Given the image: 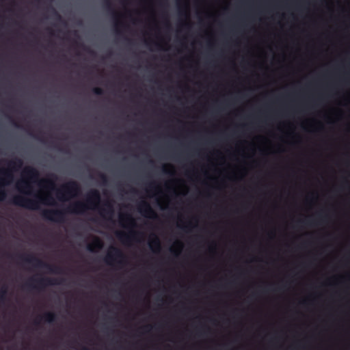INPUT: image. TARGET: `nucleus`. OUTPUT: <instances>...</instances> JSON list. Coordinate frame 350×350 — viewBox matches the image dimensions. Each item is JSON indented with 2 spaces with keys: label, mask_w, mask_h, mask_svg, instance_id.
I'll return each instance as SVG.
<instances>
[{
  "label": "nucleus",
  "mask_w": 350,
  "mask_h": 350,
  "mask_svg": "<svg viewBox=\"0 0 350 350\" xmlns=\"http://www.w3.org/2000/svg\"><path fill=\"white\" fill-rule=\"evenodd\" d=\"M100 202V194L97 189H92L87 196L86 203L77 202L70 206L66 211L73 213H83L85 210L98 208L101 217L109 221H112L114 214L113 204L110 202H106L103 208H100L98 204Z\"/></svg>",
  "instance_id": "f257e3e1"
},
{
  "label": "nucleus",
  "mask_w": 350,
  "mask_h": 350,
  "mask_svg": "<svg viewBox=\"0 0 350 350\" xmlns=\"http://www.w3.org/2000/svg\"><path fill=\"white\" fill-rule=\"evenodd\" d=\"M23 165V161L20 158H14L8 163V169L0 171V201H3L7 196V193L3 186L8 185L14 178L13 171L20 170Z\"/></svg>",
  "instance_id": "f03ea898"
},
{
  "label": "nucleus",
  "mask_w": 350,
  "mask_h": 350,
  "mask_svg": "<svg viewBox=\"0 0 350 350\" xmlns=\"http://www.w3.org/2000/svg\"><path fill=\"white\" fill-rule=\"evenodd\" d=\"M10 203L28 209L38 210L39 209L40 203L53 204V198L50 196H46L43 198L36 196L35 199L27 198L22 196H16L10 200Z\"/></svg>",
  "instance_id": "7ed1b4c3"
},
{
  "label": "nucleus",
  "mask_w": 350,
  "mask_h": 350,
  "mask_svg": "<svg viewBox=\"0 0 350 350\" xmlns=\"http://www.w3.org/2000/svg\"><path fill=\"white\" fill-rule=\"evenodd\" d=\"M23 175L27 179L23 178L18 183L17 186L21 192L31 194V185L30 183H36L39 180L40 173L38 170L31 166L25 167Z\"/></svg>",
  "instance_id": "20e7f679"
},
{
  "label": "nucleus",
  "mask_w": 350,
  "mask_h": 350,
  "mask_svg": "<svg viewBox=\"0 0 350 350\" xmlns=\"http://www.w3.org/2000/svg\"><path fill=\"white\" fill-rule=\"evenodd\" d=\"M80 192L81 187L79 184L75 180H70L63 185L61 189L57 190V196L59 200L66 201L70 198L76 196Z\"/></svg>",
  "instance_id": "39448f33"
},
{
  "label": "nucleus",
  "mask_w": 350,
  "mask_h": 350,
  "mask_svg": "<svg viewBox=\"0 0 350 350\" xmlns=\"http://www.w3.org/2000/svg\"><path fill=\"white\" fill-rule=\"evenodd\" d=\"M64 281V279H53L49 278H31L29 282L26 283V286L31 289L42 290L47 286H53L57 284H61Z\"/></svg>",
  "instance_id": "423d86ee"
},
{
  "label": "nucleus",
  "mask_w": 350,
  "mask_h": 350,
  "mask_svg": "<svg viewBox=\"0 0 350 350\" xmlns=\"http://www.w3.org/2000/svg\"><path fill=\"white\" fill-rule=\"evenodd\" d=\"M20 258L22 259L24 262L33 265L34 267H40V268H46L49 271L52 273H59L60 267L55 265H51L48 264L40 258L31 255H20Z\"/></svg>",
  "instance_id": "0eeeda50"
},
{
  "label": "nucleus",
  "mask_w": 350,
  "mask_h": 350,
  "mask_svg": "<svg viewBox=\"0 0 350 350\" xmlns=\"http://www.w3.org/2000/svg\"><path fill=\"white\" fill-rule=\"evenodd\" d=\"M125 258L126 256L121 250L116 247H111L105 257L104 261L107 265H113V262H117L122 265L125 264Z\"/></svg>",
  "instance_id": "6e6552de"
},
{
  "label": "nucleus",
  "mask_w": 350,
  "mask_h": 350,
  "mask_svg": "<svg viewBox=\"0 0 350 350\" xmlns=\"http://www.w3.org/2000/svg\"><path fill=\"white\" fill-rule=\"evenodd\" d=\"M65 213L62 210L57 209H48L44 210L42 212V216L47 219L52 221L62 222L64 219Z\"/></svg>",
  "instance_id": "1a4fd4ad"
},
{
  "label": "nucleus",
  "mask_w": 350,
  "mask_h": 350,
  "mask_svg": "<svg viewBox=\"0 0 350 350\" xmlns=\"http://www.w3.org/2000/svg\"><path fill=\"white\" fill-rule=\"evenodd\" d=\"M139 211L145 217L154 218L157 217L155 211L150 205L146 201L142 202L139 204Z\"/></svg>",
  "instance_id": "9d476101"
},
{
  "label": "nucleus",
  "mask_w": 350,
  "mask_h": 350,
  "mask_svg": "<svg viewBox=\"0 0 350 350\" xmlns=\"http://www.w3.org/2000/svg\"><path fill=\"white\" fill-rule=\"evenodd\" d=\"M57 180V176L56 174H50L47 178L40 180L39 183L46 189L53 190L55 188V182Z\"/></svg>",
  "instance_id": "9b49d317"
},
{
  "label": "nucleus",
  "mask_w": 350,
  "mask_h": 350,
  "mask_svg": "<svg viewBox=\"0 0 350 350\" xmlns=\"http://www.w3.org/2000/svg\"><path fill=\"white\" fill-rule=\"evenodd\" d=\"M139 233L135 231H131L129 234L118 231L116 233L117 238L122 243H129L132 239L135 238Z\"/></svg>",
  "instance_id": "f8f14e48"
},
{
  "label": "nucleus",
  "mask_w": 350,
  "mask_h": 350,
  "mask_svg": "<svg viewBox=\"0 0 350 350\" xmlns=\"http://www.w3.org/2000/svg\"><path fill=\"white\" fill-rule=\"evenodd\" d=\"M103 247V243L101 239L98 237H94L93 241L90 244L88 245L87 249L88 251L94 252L96 250L102 249Z\"/></svg>",
  "instance_id": "ddd939ff"
},
{
  "label": "nucleus",
  "mask_w": 350,
  "mask_h": 350,
  "mask_svg": "<svg viewBox=\"0 0 350 350\" xmlns=\"http://www.w3.org/2000/svg\"><path fill=\"white\" fill-rule=\"evenodd\" d=\"M150 248L154 252H159L161 249V242L158 237L154 235V238L149 242Z\"/></svg>",
  "instance_id": "4468645a"
},
{
  "label": "nucleus",
  "mask_w": 350,
  "mask_h": 350,
  "mask_svg": "<svg viewBox=\"0 0 350 350\" xmlns=\"http://www.w3.org/2000/svg\"><path fill=\"white\" fill-rule=\"evenodd\" d=\"M56 314L52 312H48L44 314L40 318L45 322L52 323L56 321Z\"/></svg>",
  "instance_id": "2eb2a0df"
},
{
  "label": "nucleus",
  "mask_w": 350,
  "mask_h": 350,
  "mask_svg": "<svg viewBox=\"0 0 350 350\" xmlns=\"http://www.w3.org/2000/svg\"><path fill=\"white\" fill-rule=\"evenodd\" d=\"M104 7L111 13L114 19H116L118 18V13L114 10L111 1L110 0L104 1Z\"/></svg>",
  "instance_id": "dca6fc26"
},
{
  "label": "nucleus",
  "mask_w": 350,
  "mask_h": 350,
  "mask_svg": "<svg viewBox=\"0 0 350 350\" xmlns=\"http://www.w3.org/2000/svg\"><path fill=\"white\" fill-rule=\"evenodd\" d=\"M120 221L121 223L126 221L131 226H135V219L129 214H126L125 215H120Z\"/></svg>",
  "instance_id": "f3484780"
},
{
  "label": "nucleus",
  "mask_w": 350,
  "mask_h": 350,
  "mask_svg": "<svg viewBox=\"0 0 350 350\" xmlns=\"http://www.w3.org/2000/svg\"><path fill=\"white\" fill-rule=\"evenodd\" d=\"M7 293L8 287L5 285H4L1 288L0 291V306L5 304L7 299Z\"/></svg>",
  "instance_id": "a211bd4d"
},
{
  "label": "nucleus",
  "mask_w": 350,
  "mask_h": 350,
  "mask_svg": "<svg viewBox=\"0 0 350 350\" xmlns=\"http://www.w3.org/2000/svg\"><path fill=\"white\" fill-rule=\"evenodd\" d=\"M98 176H99V178L100 180V182L103 184V185H106L107 183V177L105 174H102V173H100L98 174Z\"/></svg>",
  "instance_id": "6ab92c4d"
},
{
  "label": "nucleus",
  "mask_w": 350,
  "mask_h": 350,
  "mask_svg": "<svg viewBox=\"0 0 350 350\" xmlns=\"http://www.w3.org/2000/svg\"><path fill=\"white\" fill-rule=\"evenodd\" d=\"M92 92L96 95H102L104 93L103 90L98 87L94 88Z\"/></svg>",
  "instance_id": "aec40b11"
},
{
  "label": "nucleus",
  "mask_w": 350,
  "mask_h": 350,
  "mask_svg": "<svg viewBox=\"0 0 350 350\" xmlns=\"http://www.w3.org/2000/svg\"><path fill=\"white\" fill-rule=\"evenodd\" d=\"M162 171L164 174H168V175H173L174 173L173 172L169 170L167 167V165H164L162 168Z\"/></svg>",
  "instance_id": "412c9836"
},
{
  "label": "nucleus",
  "mask_w": 350,
  "mask_h": 350,
  "mask_svg": "<svg viewBox=\"0 0 350 350\" xmlns=\"http://www.w3.org/2000/svg\"><path fill=\"white\" fill-rule=\"evenodd\" d=\"M52 11L54 14V15L59 20H61V16L57 13V12L54 9V8H52Z\"/></svg>",
  "instance_id": "4be33fe9"
},
{
  "label": "nucleus",
  "mask_w": 350,
  "mask_h": 350,
  "mask_svg": "<svg viewBox=\"0 0 350 350\" xmlns=\"http://www.w3.org/2000/svg\"><path fill=\"white\" fill-rule=\"evenodd\" d=\"M11 119V121H12V123L13 124V125L17 128H20L21 127V125L16 122V121H14L13 119L10 118Z\"/></svg>",
  "instance_id": "5701e85b"
},
{
  "label": "nucleus",
  "mask_w": 350,
  "mask_h": 350,
  "mask_svg": "<svg viewBox=\"0 0 350 350\" xmlns=\"http://www.w3.org/2000/svg\"><path fill=\"white\" fill-rule=\"evenodd\" d=\"M149 187H150V188L155 187V184H154V183H150V184L149 185Z\"/></svg>",
  "instance_id": "b1692460"
},
{
  "label": "nucleus",
  "mask_w": 350,
  "mask_h": 350,
  "mask_svg": "<svg viewBox=\"0 0 350 350\" xmlns=\"http://www.w3.org/2000/svg\"><path fill=\"white\" fill-rule=\"evenodd\" d=\"M161 1V3L163 4V1L164 0H159ZM163 5H167V3L165 1V3H163Z\"/></svg>",
  "instance_id": "393cba45"
},
{
  "label": "nucleus",
  "mask_w": 350,
  "mask_h": 350,
  "mask_svg": "<svg viewBox=\"0 0 350 350\" xmlns=\"http://www.w3.org/2000/svg\"><path fill=\"white\" fill-rule=\"evenodd\" d=\"M34 323H35V325H38V324H39V322H38L37 320H36V321H34Z\"/></svg>",
  "instance_id": "a878e982"
},
{
  "label": "nucleus",
  "mask_w": 350,
  "mask_h": 350,
  "mask_svg": "<svg viewBox=\"0 0 350 350\" xmlns=\"http://www.w3.org/2000/svg\"><path fill=\"white\" fill-rule=\"evenodd\" d=\"M82 350H89L87 347H83Z\"/></svg>",
  "instance_id": "bb28decb"
},
{
  "label": "nucleus",
  "mask_w": 350,
  "mask_h": 350,
  "mask_svg": "<svg viewBox=\"0 0 350 350\" xmlns=\"http://www.w3.org/2000/svg\"><path fill=\"white\" fill-rule=\"evenodd\" d=\"M120 25V23H116V26L118 27Z\"/></svg>",
  "instance_id": "cd10ccee"
},
{
  "label": "nucleus",
  "mask_w": 350,
  "mask_h": 350,
  "mask_svg": "<svg viewBox=\"0 0 350 350\" xmlns=\"http://www.w3.org/2000/svg\"><path fill=\"white\" fill-rule=\"evenodd\" d=\"M187 228V226H186L183 227V229H185Z\"/></svg>",
  "instance_id": "c85d7f7f"
}]
</instances>
